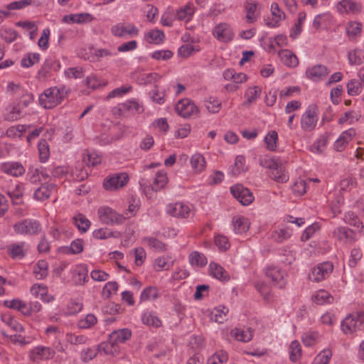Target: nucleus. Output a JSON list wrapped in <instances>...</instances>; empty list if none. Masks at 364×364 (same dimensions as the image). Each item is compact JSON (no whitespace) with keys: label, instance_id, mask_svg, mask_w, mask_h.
I'll use <instances>...</instances> for the list:
<instances>
[{"label":"nucleus","instance_id":"1","mask_svg":"<svg viewBox=\"0 0 364 364\" xmlns=\"http://www.w3.org/2000/svg\"><path fill=\"white\" fill-rule=\"evenodd\" d=\"M66 95L67 92L64 88L56 86L49 87L39 95V104L46 109H52L60 104Z\"/></svg>","mask_w":364,"mask_h":364},{"label":"nucleus","instance_id":"2","mask_svg":"<svg viewBox=\"0 0 364 364\" xmlns=\"http://www.w3.org/2000/svg\"><path fill=\"white\" fill-rule=\"evenodd\" d=\"M364 325V313L355 312L348 315L341 323V329L346 335H352Z\"/></svg>","mask_w":364,"mask_h":364},{"label":"nucleus","instance_id":"3","mask_svg":"<svg viewBox=\"0 0 364 364\" xmlns=\"http://www.w3.org/2000/svg\"><path fill=\"white\" fill-rule=\"evenodd\" d=\"M13 228L17 235H38L41 231V223L33 219H23L16 223Z\"/></svg>","mask_w":364,"mask_h":364},{"label":"nucleus","instance_id":"4","mask_svg":"<svg viewBox=\"0 0 364 364\" xmlns=\"http://www.w3.org/2000/svg\"><path fill=\"white\" fill-rule=\"evenodd\" d=\"M318 109L316 105L309 106L301 119V127L304 131L311 132L314 129L318 121Z\"/></svg>","mask_w":364,"mask_h":364},{"label":"nucleus","instance_id":"5","mask_svg":"<svg viewBox=\"0 0 364 364\" xmlns=\"http://www.w3.org/2000/svg\"><path fill=\"white\" fill-rule=\"evenodd\" d=\"M129 176L126 173L114 174L106 178L103 182V186L107 191H116L127 185Z\"/></svg>","mask_w":364,"mask_h":364},{"label":"nucleus","instance_id":"6","mask_svg":"<svg viewBox=\"0 0 364 364\" xmlns=\"http://www.w3.org/2000/svg\"><path fill=\"white\" fill-rule=\"evenodd\" d=\"M113 36L120 38L134 37L139 34L138 28L129 23H118L111 28Z\"/></svg>","mask_w":364,"mask_h":364},{"label":"nucleus","instance_id":"7","mask_svg":"<svg viewBox=\"0 0 364 364\" xmlns=\"http://www.w3.org/2000/svg\"><path fill=\"white\" fill-rule=\"evenodd\" d=\"M333 269L331 262H325L318 264L311 269L309 275V279L314 282H320L327 278Z\"/></svg>","mask_w":364,"mask_h":364},{"label":"nucleus","instance_id":"8","mask_svg":"<svg viewBox=\"0 0 364 364\" xmlns=\"http://www.w3.org/2000/svg\"><path fill=\"white\" fill-rule=\"evenodd\" d=\"M213 35L219 41L225 43L232 41L234 38L233 30L227 23L216 25L213 30Z\"/></svg>","mask_w":364,"mask_h":364},{"label":"nucleus","instance_id":"9","mask_svg":"<svg viewBox=\"0 0 364 364\" xmlns=\"http://www.w3.org/2000/svg\"><path fill=\"white\" fill-rule=\"evenodd\" d=\"M101 221L105 224L122 223L125 220L124 215H120L109 207H101L98 210Z\"/></svg>","mask_w":364,"mask_h":364},{"label":"nucleus","instance_id":"10","mask_svg":"<svg viewBox=\"0 0 364 364\" xmlns=\"http://www.w3.org/2000/svg\"><path fill=\"white\" fill-rule=\"evenodd\" d=\"M230 191L242 205H248L254 200V196L250 191L242 184H236L230 188Z\"/></svg>","mask_w":364,"mask_h":364},{"label":"nucleus","instance_id":"11","mask_svg":"<svg viewBox=\"0 0 364 364\" xmlns=\"http://www.w3.org/2000/svg\"><path fill=\"white\" fill-rule=\"evenodd\" d=\"M176 110L180 116L184 118L191 117L198 113V107L188 99L180 100L176 106Z\"/></svg>","mask_w":364,"mask_h":364},{"label":"nucleus","instance_id":"12","mask_svg":"<svg viewBox=\"0 0 364 364\" xmlns=\"http://www.w3.org/2000/svg\"><path fill=\"white\" fill-rule=\"evenodd\" d=\"M333 236L340 242L345 245H352L356 241L355 233L346 227H338L333 232Z\"/></svg>","mask_w":364,"mask_h":364},{"label":"nucleus","instance_id":"13","mask_svg":"<svg viewBox=\"0 0 364 364\" xmlns=\"http://www.w3.org/2000/svg\"><path fill=\"white\" fill-rule=\"evenodd\" d=\"M266 276L271 279L274 285L283 288L285 284V277L287 273L278 267H268L266 270Z\"/></svg>","mask_w":364,"mask_h":364},{"label":"nucleus","instance_id":"14","mask_svg":"<svg viewBox=\"0 0 364 364\" xmlns=\"http://www.w3.org/2000/svg\"><path fill=\"white\" fill-rule=\"evenodd\" d=\"M55 354V350L50 347L37 346L31 350L29 358L33 362H38L42 360L52 359Z\"/></svg>","mask_w":364,"mask_h":364},{"label":"nucleus","instance_id":"15","mask_svg":"<svg viewBox=\"0 0 364 364\" xmlns=\"http://www.w3.org/2000/svg\"><path fill=\"white\" fill-rule=\"evenodd\" d=\"M336 8L341 14L357 15L362 10V5L351 0H342L338 2Z\"/></svg>","mask_w":364,"mask_h":364},{"label":"nucleus","instance_id":"16","mask_svg":"<svg viewBox=\"0 0 364 364\" xmlns=\"http://www.w3.org/2000/svg\"><path fill=\"white\" fill-rule=\"evenodd\" d=\"M330 73L326 66L321 64L308 68L306 70V77L315 82L323 80Z\"/></svg>","mask_w":364,"mask_h":364},{"label":"nucleus","instance_id":"17","mask_svg":"<svg viewBox=\"0 0 364 364\" xmlns=\"http://www.w3.org/2000/svg\"><path fill=\"white\" fill-rule=\"evenodd\" d=\"M143 109L136 99L128 100L125 102L119 104L113 108V112L119 115H122L127 112H141Z\"/></svg>","mask_w":364,"mask_h":364},{"label":"nucleus","instance_id":"18","mask_svg":"<svg viewBox=\"0 0 364 364\" xmlns=\"http://www.w3.org/2000/svg\"><path fill=\"white\" fill-rule=\"evenodd\" d=\"M167 213L173 217L187 218L191 213V209L183 203H176L168 205Z\"/></svg>","mask_w":364,"mask_h":364},{"label":"nucleus","instance_id":"19","mask_svg":"<svg viewBox=\"0 0 364 364\" xmlns=\"http://www.w3.org/2000/svg\"><path fill=\"white\" fill-rule=\"evenodd\" d=\"M6 253L13 259H22L26 255V245L24 242L11 243L7 245Z\"/></svg>","mask_w":364,"mask_h":364},{"label":"nucleus","instance_id":"20","mask_svg":"<svg viewBox=\"0 0 364 364\" xmlns=\"http://www.w3.org/2000/svg\"><path fill=\"white\" fill-rule=\"evenodd\" d=\"M168 183V178L166 173L163 171H159L156 173L153 184L151 186H145L144 192L146 196L149 194L151 191L157 192L165 187Z\"/></svg>","mask_w":364,"mask_h":364},{"label":"nucleus","instance_id":"21","mask_svg":"<svg viewBox=\"0 0 364 364\" xmlns=\"http://www.w3.org/2000/svg\"><path fill=\"white\" fill-rule=\"evenodd\" d=\"M355 134L356 131L353 128H350L349 129L343 132L339 138L335 141L334 149L337 151H343Z\"/></svg>","mask_w":364,"mask_h":364},{"label":"nucleus","instance_id":"22","mask_svg":"<svg viewBox=\"0 0 364 364\" xmlns=\"http://www.w3.org/2000/svg\"><path fill=\"white\" fill-rule=\"evenodd\" d=\"M271 14L273 18L266 20V25L270 28H276L279 26L281 21L285 19L284 12L279 8L277 3H273L271 6Z\"/></svg>","mask_w":364,"mask_h":364},{"label":"nucleus","instance_id":"23","mask_svg":"<svg viewBox=\"0 0 364 364\" xmlns=\"http://www.w3.org/2000/svg\"><path fill=\"white\" fill-rule=\"evenodd\" d=\"M1 170L11 176L18 177L25 173V168L19 162L4 163L1 166Z\"/></svg>","mask_w":364,"mask_h":364},{"label":"nucleus","instance_id":"24","mask_svg":"<svg viewBox=\"0 0 364 364\" xmlns=\"http://www.w3.org/2000/svg\"><path fill=\"white\" fill-rule=\"evenodd\" d=\"M209 273L213 277L222 282H226L230 279L228 272L222 266L215 262L210 263Z\"/></svg>","mask_w":364,"mask_h":364},{"label":"nucleus","instance_id":"25","mask_svg":"<svg viewBox=\"0 0 364 364\" xmlns=\"http://www.w3.org/2000/svg\"><path fill=\"white\" fill-rule=\"evenodd\" d=\"M56 190L54 183L42 185L34 193V198L38 200H45L50 198L51 193Z\"/></svg>","mask_w":364,"mask_h":364},{"label":"nucleus","instance_id":"26","mask_svg":"<svg viewBox=\"0 0 364 364\" xmlns=\"http://www.w3.org/2000/svg\"><path fill=\"white\" fill-rule=\"evenodd\" d=\"M259 4L254 0H247L245 3V9L246 11V18L248 23L255 22L259 13H257Z\"/></svg>","mask_w":364,"mask_h":364},{"label":"nucleus","instance_id":"27","mask_svg":"<svg viewBox=\"0 0 364 364\" xmlns=\"http://www.w3.org/2000/svg\"><path fill=\"white\" fill-rule=\"evenodd\" d=\"M282 62L289 67H296L299 64L296 55L289 50H282L278 53Z\"/></svg>","mask_w":364,"mask_h":364},{"label":"nucleus","instance_id":"28","mask_svg":"<svg viewBox=\"0 0 364 364\" xmlns=\"http://www.w3.org/2000/svg\"><path fill=\"white\" fill-rule=\"evenodd\" d=\"M99 353L103 352L105 355L115 356L119 353V346L112 342L110 338L106 342H102L98 346Z\"/></svg>","mask_w":364,"mask_h":364},{"label":"nucleus","instance_id":"29","mask_svg":"<svg viewBox=\"0 0 364 364\" xmlns=\"http://www.w3.org/2000/svg\"><path fill=\"white\" fill-rule=\"evenodd\" d=\"M132 336V332L130 330L127 328L119 329L117 331H113L110 335V340L119 345V343H122L126 341L129 340Z\"/></svg>","mask_w":364,"mask_h":364},{"label":"nucleus","instance_id":"30","mask_svg":"<svg viewBox=\"0 0 364 364\" xmlns=\"http://www.w3.org/2000/svg\"><path fill=\"white\" fill-rule=\"evenodd\" d=\"M230 335L239 341L248 342L252 338L253 331L250 328L247 329L235 328L230 331Z\"/></svg>","mask_w":364,"mask_h":364},{"label":"nucleus","instance_id":"31","mask_svg":"<svg viewBox=\"0 0 364 364\" xmlns=\"http://www.w3.org/2000/svg\"><path fill=\"white\" fill-rule=\"evenodd\" d=\"M277 168L271 171V178L279 183L287 182L289 180V176L285 171V167L280 162L277 163Z\"/></svg>","mask_w":364,"mask_h":364},{"label":"nucleus","instance_id":"32","mask_svg":"<svg viewBox=\"0 0 364 364\" xmlns=\"http://www.w3.org/2000/svg\"><path fill=\"white\" fill-rule=\"evenodd\" d=\"M191 167L196 173L203 171L206 167V161L200 154H195L191 159Z\"/></svg>","mask_w":364,"mask_h":364},{"label":"nucleus","instance_id":"33","mask_svg":"<svg viewBox=\"0 0 364 364\" xmlns=\"http://www.w3.org/2000/svg\"><path fill=\"white\" fill-rule=\"evenodd\" d=\"M234 230L236 233H243L249 229L250 223L248 220L242 216H235L232 220Z\"/></svg>","mask_w":364,"mask_h":364},{"label":"nucleus","instance_id":"34","mask_svg":"<svg viewBox=\"0 0 364 364\" xmlns=\"http://www.w3.org/2000/svg\"><path fill=\"white\" fill-rule=\"evenodd\" d=\"M314 301L318 305H323L325 304H331L333 301V297L329 292L321 289L316 292L313 296Z\"/></svg>","mask_w":364,"mask_h":364},{"label":"nucleus","instance_id":"35","mask_svg":"<svg viewBox=\"0 0 364 364\" xmlns=\"http://www.w3.org/2000/svg\"><path fill=\"white\" fill-rule=\"evenodd\" d=\"M228 312L229 309L227 307L224 306H220L213 310L211 313V318L213 319L215 322L222 323L224 322V321L227 320Z\"/></svg>","mask_w":364,"mask_h":364},{"label":"nucleus","instance_id":"36","mask_svg":"<svg viewBox=\"0 0 364 364\" xmlns=\"http://www.w3.org/2000/svg\"><path fill=\"white\" fill-rule=\"evenodd\" d=\"M48 264L46 260H39L34 266L33 274L37 279H43L48 275Z\"/></svg>","mask_w":364,"mask_h":364},{"label":"nucleus","instance_id":"37","mask_svg":"<svg viewBox=\"0 0 364 364\" xmlns=\"http://www.w3.org/2000/svg\"><path fill=\"white\" fill-rule=\"evenodd\" d=\"M247 170L245 165V159L243 156H237L235 158V164L231 168V173L233 176H238Z\"/></svg>","mask_w":364,"mask_h":364},{"label":"nucleus","instance_id":"38","mask_svg":"<svg viewBox=\"0 0 364 364\" xmlns=\"http://www.w3.org/2000/svg\"><path fill=\"white\" fill-rule=\"evenodd\" d=\"M73 220L75 225L82 232H85L90 227V221L83 214L78 213L73 218Z\"/></svg>","mask_w":364,"mask_h":364},{"label":"nucleus","instance_id":"39","mask_svg":"<svg viewBox=\"0 0 364 364\" xmlns=\"http://www.w3.org/2000/svg\"><path fill=\"white\" fill-rule=\"evenodd\" d=\"M188 259L191 264L201 267L205 266L208 263L205 256L197 251L191 252L189 255Z\"/></svg>","mask_w":364,"mask_h":364},{"label":"nucleus","instance_id":"40","mask_svg":"<svg viewBox=\"0 0 364 364\" xmlns=\"http://www.w3.org/2000/svg\"><path fill=\"white\" fill-rule=\"evenodd\" d=\"M193 14L194 6H193V4H188L177 11L176 18L179 21H188L192 18Z\"/></svg>","mask_w":364,"mask_h":364},{"label":"nucleus","instance_id":"41","mask_svg":"<svg viewBox=\"0 0 364 364\" xmlns=\"http://www.w3.org/2000/svg\"><path fill=\"white\" fill-rule=\"evenodd\" d=\"M160 78V75L156 73H140L137 80L141 85H149L157 82Z\"/></svg>","mask_w":364,"mask_h":364},{"label":"nucleus","instance_id":"42","mask_svg":"<svg viewBox=\"0 0 364 364\" xmlns=\"http://www.w3.org/2000/svg\"><path fill=\"white\" fill-rule=\"evenodd\" d=\"M142 322L144 324L158 328L161 326V321L153 313L145 312L142 316Z\"/></svg>","mask_w":364,"mask_h":364},{"label":"nucleus","instance_id":"43","mask_svg":"<svg viewBox=\"0 0 364 364\" xmlns=\"http://www.w3.org/2000/svg\"><path fill=\"white\" fill-rule=\"evenodd\" d=\"M344 220L346 223L350 225H353L355 228H360V232L364 233V225L363 223L360 221L357 215L353 212H348L344 215Z\"/></svg>","mask_w":364,"mask_h":364},{"label":"nucleus","instance_id":"44","mask_svg":"<svg viewBox=\"0 0 364 364\" xmlns=\"http://www.w3.org/2000/svg\"><path fill=\"white\" fill-rule=\"evenodd\" d=\"M262 94V89L259 86H254L250 87L245 92V97L247 100L244 102V105H251L252 102L255 101Z\"/></svg>","mask_w":364,"mask_h":364},{"label":"nucleus","instance_id":"45","mask_svg":"<svg viewBox=\"0 0 364 364\" xmlns=\"http://www.w3.org/2000/svg\"><path fill=\"white\" fill-rule=\"evenodd\" d=\"M289 358L293 362H296L301 357V347L298 341H293L289 346Z\"/></svg>","mask_w":364,"mask_h":364},{"label":"nucleus","instance_id":"46","mask_svg":"<svg viewBox=\"0 0 364 364\" xmlns=\"http://www.w3.org/2000/svg\"><path fill=\"white\" fill-rule=\"evenodd\" d=\"M278 141V134L276 131L269 132L264 137V142L267 145V149L269 151H275Z\"/></svg>","mask_w":364,"mask_h":364},{"label":"nucleus","instance_id":"47","mask_svg":"<svg viewBox=\"0 0 364 364\" xmlns=\"http://www.w3.org/2000/svg\"><path fill=\"white\" fill-rule=\"evenodd\" d=\"M332 357V351L330 349H324L314 358L312 364H328Z\"/></svg>","mask_w":364,"mask_h":364},{"label":"nucleus","instance_id":"48","mask_svg":"<svg viewBox=\"0 0 364 364\" xmlns=\"http://www.w3.org/2000/svg\"><path fill=\"white\" fill-rule=\"evenodd\" d=\"M318 333L316 331H309L306 332L302 336V342L306 346H314L318 339Z\"/></svg>","mask_w":364,"mask_h":364},{"label":"nucleus","instance_id":"49","mask_svg":"<svg viewBox=\"0 0 364 364\" xmlns=\"http://www.w3.org/2000/svg\"><path fill=\"white\" fill-rule=\"evenodd\" d=\"M40 60V55L38 53H28L21 59V65L23 68H29L38 63Z\"/></svg>","mask_w":364,"mask_h":364},{"label":"nucleus","instance_id":"50","mask_svg":"<svg viewBox=\"0 0 364 364\" xmlns=\"http://www.w3.org/2000/svg\"><path fill=\"white\" fill-rule=\"evenodd\" d=\"M97 319L93 314H87L84 318L78 321L77 326L82 329L89 328L97 323Z\"/></svg>","mask_w":364,"mask_h":364},{"label":"nucleus","instance_id":"51","mask_svg":"<svg viewBox=\"0 0 364 364\" xmlns=\"http://www.w3.org/2000/svg\"><path fill=\"white\" fill-rule=\"evenodd\" d=\"M145 240L150 248L157 252H163L166 250V245L155 237H148Z\"/></svg>","mask_w":364,"mask_h":364},{"label":"nucleus","instance_id":"52","mask_svg":"<svg viewBox=\"0 0 364 364\" xmlns=\"http://www.w3.org/2000/svg\"><path fill=\"white\" fill-rule=\"evenodd\" d=\"M39 157L42 162H45L50 156L48 144L45 139H41L38 144Z\"/></svg>","mask_w":364,"mask_h":364},{"label":"nucleus","instance_id":"53","mask_svg":"<svg viewBox=\"0 0 364 364\" xmlns=\"http://www.w3.org/2000/svg\"><path fill=\"white\" fill-rule=\"evenodd\" d=\"M132 90V86L124 85L120 87H117L111 91L106 97L107 100H109L114 97H122L125 94Z\"/></svg>","mask_w":364,"mask_h":364},{"label":"nucleus","instance_id":"54","mask_svg":"<svg viewBox=\"0 0 364 364\" xmlns=\"http://www.w3.org/2000/svg\"><path fill=\"white\" fill-rule=\"evenodd\" d=\"M83 162L87 166H95L101 163V157L97 154L87 151L86 154H84Z\"/></svg>","mask_w":364,"mask_h":364},{"label":"nucleus","instance_id":"55","mask_svg":"<svg viewBox=\"0 0 364 364\" xmlns=\"http://www.w3.org/2000/svg\"><path fill=\"white\" fill-rule=\"evenodd\" d=\"M67 341L71 345L78 346L84 345L87 341L88 338L85 335H77L75 333H68Z\"/></svg>","mask_w":364,"mask_h":364},{"label":"nucleus","instance_id":"56","mask_svg":"<svg viewBox=\"0 0 364 364\" xmlns=\"http://www.w3.org/2000/svg\"><path fill=\"white\" fill-rule=\"evenodd\" d=\"M147 41L150 43L159 44L164 39V33L159 30H152L147 33Z\"/></svg>","mask_w":364,"mask_h":364},{"label":"nucleus","instance_id":"57","mask_svg":"<svg viewBox=\"0 0 364 364\" xmlns=\"http://www.w3.org/2000/svg\"><path fill=\"white\" fill-rule=\"evenodd\" d=\"M228 360V355L223 351L215 353L208 360V364H225Z\"/></svg>","mask_w":364,"mask_h":364},{"label":"nucleus","instance_id":"58","mask_svg":"<svg viewBox=\"0 0 364 364\" xmlns=\"http://www.w3.org/2000/svg\"><path fill=\"white\" fill-rule=\"evenodd\" d=\"M205 107L210 112L217 113L220 109L221 102L217 98L210 97L205 101Z\"/></svg>","mask_w":364,"mask_h":364},{"label":"nucleus","instance_id":"59","mask_svg":"<svg viewBox=\"0 0 364 364\" xmlns=\"http://www.w3.org/2000/svg\"><path fill=\"white\" fill-rule=\"evenodd\" d=\"M158 297V291L155 287H149L143 290L141 294V300L147 301L149 299H155Z\"/></svg>","mask_w":364,"mask_h":364},{"label":"nucleus","instance_id":"60","mask_svg":"<svg viewBox=\"0 0 364 364\" xmlns=\"http://www.w3.org/2000/svg\"><path fill=\"white\" fill-rule=\"evenodd\" d=\"M97 353H99L98 348H87L81 352V360L83 362H89L90 360H92L94 358L97 356Z\"/></svg>","mask_w":364,"mask_h":364},{"label":"nucleus","instance_id":"61","mask_svg":"<svg viewBox=\"0 0 364 364\" xmlns=\"http://www.w3.org/2000/svg\"><path fill=\"white\" fill-rule=\"evenodd\" d=\"M215 244L221 251H226L230 247L228 237L223 235H218L215 237Z\"/></svg>","mask_w":364,"mask_h":364},{"label":"nucleus","instance_id":"62","mask_svg":"<svg viewBox=\"0 0 364 364\" xmlns=\"http://www.w3.org/2000/svg\"><path fill=\"white\" fill-rule=\"evenodd\" d=\"M348 94L351 96L358 95L361 92V84L360 82L355 80H350L347 84Z\"/></svg>","mask_w":364,"mask_h":364},{"label":"nucleus","instance_id":"63","mask_svg":"<svg viewBox=\"0 0 364 364\" xmlns=\"http://www.w3.org/2000/svg\"><path fill=\"white\" fill-rule=\"evenodd\" d=\"M331 19V16L328 13L318 14L314 19L313 26L318 29L323 23L329 22Z\"/></svg>","mask_w":364,"mask_h":364},{"label":"nucleus","instance_id":"64","mask_svg":"<svg viewBox=\"0 0 364 364\" xmlns=\"http://www.w3.org/2000/svg\"><path fill=\"white\" fill-rule=\"evenodd\" d=\"M118 290V284L116 282H107L102 289V294L109 298L112 294H116Z\"/></svg>","mask_w":364,"mask_h":364}]
</instances>
